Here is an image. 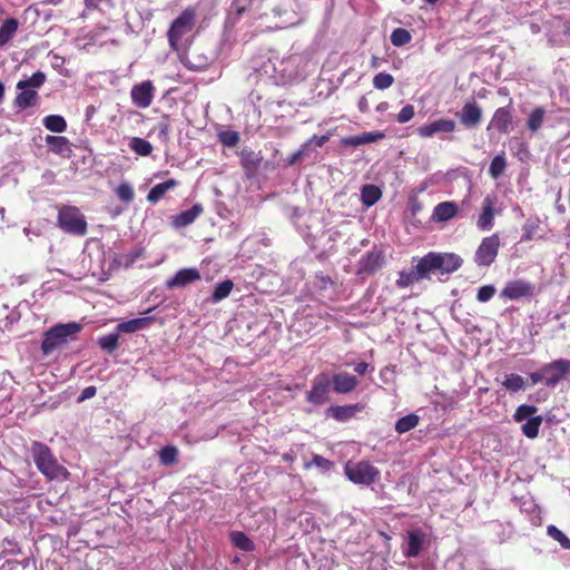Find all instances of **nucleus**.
I'll return each instance as SVG.
<instances>
[{
  "instance_id": "nucleus-37",
  "label": "nucleus",
  "mask_w": 570,
  "mask_h": 570,
  "mask_svg": "<svg viewBox=\"0 0 570 570\" xmlns=\"http://www.w3.org/2000/svg\"><path fill=\"white\" fill-rule=\"evenodd\" d=\"M507 167V160L504 153H501L492 159L490 167H489V174L493 179H498Z\"/></svg>"
},
{
  "instance_id": "nucleus-55",
  "label": "nucleus",
  "mask_w": 570,
  "mask_h": 570,
  "mask_svg": "<svg viewBox=\"0 0 570 570\" xmlns=\"http://www.w3.org/2000/svg\"><path fill=\"white\" fill-rule=\"evenodd\" d=\"M361 136H362V144L365 145V144H370V142L376 141L377 139L383 138L384 134H382V132H377V134L365 132Z\"/></svg>"
},
{
  "instance_id": "nucleus-64",
  "label": "nucleus",
  "mask_w": 570,
  "mask_h": 570,
  "mask_svg": "<svg viewBox=\"0 0 570 570\" xmlns=\"http://www.w3.org/2000/svg\"><path fill=\"white\" fill-rule=\"evenodd\" d=\"M428 3L434 4L438 0H425Z\"/></svg>"
},
{
  "instance_id": "nucleus-54",
  "label": "nucleus",
  "mask_w": 570,
  "mask_h": 570,
  "mask_svg": "<svg viewBox=\"0 0 570 570\" xmlns=\"http://www.w3.org/2000/svg\"><path fill=\"white\" fill-rule=\"evenodd\" d=\"M342 144L345 146H352V147L361 146V145H363L362 136L357 135V136L345 137L342 139Z\"/></svg>"
},
{
  "instance_id": "nucleus-47",
  "label": "nucleus",
  "mask_w": 570,
  "mask_h": 570,
  "mask_svg": "<svg viewBox=\"0 0 570 570\" xmlns=\"http://www.w3.org/2000/svg\"><path fill=\"white\" fill-rule=\"evenodd\" d=\"M219 140L224 146L234 147L239 141V135L233 130H226L219 134Z\"/></svg>"
},
{
  "instance_id": "nucleus-30",
  "label": "nucleus",
  "mask_w": 570,
  "mask_h": 570,
  "mask_svg": "<svg viewBox=\"0 0 570 570\" xmlns=\"http://www.w3.org/2000/svg\"><path fill=\"white\" fill-rule=\"evenodd\" d=\"M43 126L52 132L61 134L67 129V122L60 115H49L42 120Z\"/></svg>"
},
{
  "instance_id": "nucleus-23",
  "label": "nucleus",
  "mask_w": 570,
  "mask_h": 570,
  "mask_svg": "<svg viewBox=\"0 0 570 570\" xmlns=\"http://www.w3.org/2000/svg\"><path fill=\"white\" fill-rule=\"evenodd\" d=\"M459 212V207L453 202H443L434 207L432 218L434 222H446L453 218Z\"/></svg>"
},
{
  "instance_id": "nucleus-59",
  "label": "nucleus",
  "mask_w": 570,
  "mask_h": 570,
  "mask_svg": "<svg viewBox=\"0 0 570 570\" xmlns=\"http://www.w3.org/2000/svg\"><path fill=\"white\" fill-rule=\"evenodd\" d=\"M368 368V364L365 363V362H360L357 363L355 366H354V371L358 374V375H363L365 374V372L367 371Z\"/></svg>"
},
{
  "instance_id": "nucleus-21",
  "label": "nucleus",
  "mask_w": 570,
  "mask_h": 570,
  "mask_svg": "<svg viewBox=\"0 0 570 570\" xmlns=\"http://www.w3.org/2000/svg\"><path fill=\"white\" fill-rule=\"evenodd\" d=\"M203 213V206L195 204L191 208L184 210L173 216V226L175 228H183L193 224Z\"/></svg>"
},
{
  "instance_id": "nucleus-51",
  "label": "nucleus",
  "mask_w": 570,
  "mask_h": 570,
  "mask_svg": "<svg viewBox=\"0 0 570 570\" xmlns=\"http://www.w3.org/2000/svg\"><path fill=\"white\" fill-rule=\"evenodd\" d=\"M413 117H414V107L412 105H406L400 110L396 120L400 124H405V122L410 121Z\"/></svg>"
},
{
  "instance_id": "nucleus-62",
  "label": "nucleus",
  "mask_w": 570,
  "mask_h": 570,
  "mask_svg": "<svg viewBox=\"0 0 570 570\" xmlns=\"http://www.w3.org/2000/svg\"><path fill=\"white\" fill-rule=\"evenodd\" d=\"M358 106H360V109H361L362 111H364V110H365V107H366V100H365V98H362V99L360 100Z\"/></svg>"
},
{
  "instance_id": "nucleus-9",
  "label": "nucleus",
  "mask_w": 570,
  "mask_h": 570,
  "mask_svg": "<svg viewBox=\"0 0 570 570\" xmlns=\"http://www.w3.org/2000/svg\"><path fill=\"white\" fill-rule=\"evenodd\" d=\"M500 238L498 234L483 238L474 255L475 264L478 266H490L498 256Z\"/></svg>"
},
{
  "instance_id": "nucleus-44",
  "label": "nucleus",
  "mask_w": 570,
  "mask_h": 570,
  "mask_svg": "<svg viewBox=\"0 0 570 570\" xmlns=\"http://www.w3.org/2000/svg\"><path fill=\"white\" fill-rule=\"evenodd\" d=\"M394 82V78L392 75L387 72H380L373 78V86L375 89L384 90L390 88Z\"/></svg>"
},
{
  "instance_id": "nucleus-41",
  "label": "nucleus",
  "mask_w": 570,
  "mask_h": 570,
  "mask_svg": "<svg viewBox=\"0 0 570 570\" xmlns=\"http://www.w3.org/2000/svg\"><path fill=\"white\" fill-rule=\"evenodd\" d=\"M118 340H119V334L116 331L115 333H110L108 335L100 337L98 340V344L102 350L111 353L118 347V345H119Z\"/></svg>"
},
{
  "instance_id": "nucleus-35",
  "label": "nucleus",
  "mask_w": 570,
  "mask_h": 570,
  "mask_svg": "<svg viewBox=\"0 0 570 570\" xmlns=\"http://www.w3.org/2000/svg\"><path fill=\"white\" fill-rule=\"evenodd\" d=\"M502 386L510 392H519L524 390V379L519 374H508L502 381Z\"/></svg>"
},
{
  "instance_id": "nucleus-48",
  "label": "nucleus",
  "mask_w": 570,
  "mask_h": 570,
  "mask_svg": "<svg viewBox=\"0 0 570 570\" xmlns=\"http://www.w3.org/2000/svg\"><path fill=\"white\" fill-rule=\"evenodd\" d=\"M419 279L420 278H417L416 269L414 273L402 272V273H400V276L396 281V285L401 288H405V287L410 286L414 281H419Z\"/></svg>"
},
{
  "instance_id": "nucleus-43",
  "label": "nucleus",
  "mask_w": 570,
  "mask_h": 570,
  "mask_svg": "<svg viewBox=\"0 0 570 570\" xmlns=\"http://www.w3.org/2000/svg\"><path fill=\"white\" fill-rule=\"evenodd\" d=\"M178 450L175 446H165L159 452L160 462L164 465H171L177 461Z\"/></svg>"
},
{
  "instance_id": "nucleus-58",
  "label": "nucleus",
  "mask_w": 570,
  "mask_h": 570,
  "mask_svg": "<svg viewBox=\"0 0 570 570\" xmlns=\"http://www.w3.org/2000/svg\"><path fill=\"white\" fill-rule=\"evenodd\" d=\"M96 392L97 390L95 386H87L86 389L82 390L79 396V401L82 402L85 400L94 397L96 395Z\"/></svg>"
},
{
  "instance_id": "nucleus-31",
  "label": "nucleus",
  "mask_w": 570,
  "mask_h": 570,
  "mask_svg": "<svg viewBox=\"0 0 570 570\" xmlns=\"http://www.w3.org/2000/svg\"><path fill=\"white\" fill-rule=\"evenodd\" d=\"M419 422H420V416L414 413H410L396 421L395 431L399 434L406 433V432L415 429L417 426Z\"/></svg>"
},
{
  "instance_id": "nucleus-28",
  "label": "nucleus",
  "mask_w": 570,
  "mask_h": 570,
  "mask_svg": "<svg viewBox=\"0 0 570 570\" xmlns=\"http://www.w3.org/2000/svg\"><path fill=\"white\" fill-rule=\"evenodd\" d=\"M18 30V20L14 18L7 19L0 27V47L7 45Z\"/></svg>"
},
{
  "instance_id": "nucleus-57",
  "label": "nucleus",
  "mask_w": 570,
  "mask_h": 570,
  "mask_svg": "<svg viewBox=\"0 0 570 570\" xmlns=\"http://www.w3.org/2000/svg\"><path fill=\"white\" fill-rule=\"evenodd\" d=\"M530 379L532 384L543 383L546 385V376L543 374V365L538 372L531 373Z\"/></svg>"
},
{
  "instance_id": "nucleus-60",
  "label": "nucleus",
  "mask_w": 570,
  "mask_h": 570,
  "mask_svg": "<svg viewBox=\"0 0 570 570\" xmlns=\"http://www.w3.org/2000/svg\"><path fill=\"white\" fill-rule=\"evenodd\" d=\"M102 2H110V0H85L87 8H98Z\"/></svg>"
},
{
  "instance_id": "nucleus-16",
  "label": "nucleus",
  "mask_w": 570,
  "mask_h": 570,
  "mask_svg": "<svg viewBox=\"0 0 570 570\" xmlns=\"http://www.w3.org/2000/svg\"><path fill=\"white\" fill-rule=\"evenodd\" d=\"M199 279L200 274L197 268H181L171 278L166 281V286L168 288H180Z\"/></svg>"
},
{
  "instance_id": "nucleus-56",
  "label": "nucleus",
  "mask_w": 570,
  "mask_h": 570,
  "mask_svg": "<svg viewBox=\"0 0 570 570\" xmlns=\"http://www.w3.org/2000/svg\"><path fill=\"white\" fill-rule=\"evenodd\" d=\"M158 136L163 140H166L169 134V125L167 121H160L157 125Z\"/></svg>"
},
{
  "instance_id": "nucleus-19",
  "label": "nucleus",
  "mask_w": 570,
  "mask_h": 570,
  "mask_svg": "<svg viewBox=\"0 0 570 570\" xmlns=\"http://www.w3.org/2000/svg\"><path fill=\"white\" fill-rule=\"evenodd\" d=\"M384 257L381 252L372 250L366 253L358 262L360 274H371L382 267Z\"/></svg>"
},
{
  "instance_id": "nucleus-24",
  "label": "nucleus",
  "mask_w": 570,
  "mask_h": 570,
  "mask_svg": "<svg viewBox=\"0 0 570 570\" xmlns=\"http://www.w3.org/2000/svg\"><path fill=\"white\" fill-rule=\"evenodd\" d=\"M153 317H139V318H132L129 321H125L119 323L116 326V331L118 334L120 333H135L140 330H145L149 327V325L153 322Z\"/></svg>"
},
{
  "instance_id": "nucleus-63",
  "label": "nucleus",
  "mask_w": 570,
  "mask_h": 570,
  "mask_svg": "<svg viewBox=\"0 0 570 570\" xmlns=\"http://www.w3.org/2000/svg\"><path fill=\"white\" fill-rule=\"evenodd\" d=\"M3 94H4V86L2 82H0V101L2 100L3 98Z\"/></svg>"
},
{
  "instance_id": "nucleus-25",
  "label": "nucleus",
  "mask_w": 570,
  "mask_h": 570,
  "mask_svg": "<svg viewBox=\"0 0 570 570\" xmlns=\"http://www.w3.org/2000/svg\"><path fill=\"white\" fill-rule=\"evenodd\" d=\"M178 186V181L175 179H168L164 183L155 185L147 195V200L151 204L158 203L163 196L170 189Z\"/></svg>"
},
{
  "instance_id": "nucleus-12",
  "label": "nucleus",
  "mask_w": 570,
  "mask_h": 570,
  "mask_svg": "<svg viewBox=\"0 0 570 570\" xmlns=\"http://www.w3.org/2000/svg\"><path fill=\"white\" fill-rule=\"evenodd\" d=\"M154 96L155 87L150 80L135 85L130 90V98L132 104L141 109H146L151 105Z\"/></svg>"
},
{
  "instance_id": "nucleus-8",
  "label": "nucleus",
  "mask_w": 570,
  "mask_h": 570,
  "mask_svg": "<svg viewBox=\"0 0 570 570\" xmlns=\"http://www.w3.org/2000/svg\"><path fill=\"white\" fill-rule=\"evenodd\" d=\"M546 386L554 389L562 381L570 380V361L559 358L543 365Z\"/></svg>"
},
{
  "instance_id": "nucleus-34",
  "label": "nucleus",
  "mask_w": 570,
  "mask_h": 570,
  "mask_svg": "<svg viewBox=\"0 0 570 570\" xmlns=\"http://www.w3.org/2000/svg\"><path fill=\"white\" fill-rule=\"evenodd\" d=\"M229 537L233 544L243 551L248 552L255 548L253 541L244 532L233 531Z\"/></svg>"
},
{
  "instance_id": "nucleus-7",
  "label": "nucleus",
  "mask_w": 570,
  "mask_h": 570,
  "mask_svg": "<svg viewBox=\"0 0 570 570\" xmlns=\"http://www.w3.org/2000/svg\"><path fill=\"white\" fill-rule=\"evenodd\" d=\"M345 474L353 483L370 485L380 476V471L370 462L360 461L347 463L345 465Z\"/></svg>"
},
{
  "instance_id": "nucleus-42",
  "label": "nucleus",
  "mask_w": 570,
  "mask_h": 570,
  "mask_svg": "<svg viewBox=\"0 0 570 570\" xmlns=\"http://www.w3.org/2000/svg\"><path fill=\"white\" fill-rule=\"evenodd\" d=\"M547 533L550 538L558 541L563 549H570V539L556 525H549Z\"/></svg>"
},
{
  "instance_id": "nucleus-45",
  "label": "nucleus",
  "mask_w": 570,
  "mask_h": 570,
  "mask_svg": "<svg viewBox=\"0 0 570 570\" xmlns=\"http://www.w3.org/2000/svg\"><path fill=\"white\" fill-rule=\"evenodd\" d=\"M117 197L124 203H130L134 200L135 193L132 186L129 183H121L116 189Z\"/></svg>"
},
{
  "instance_id": "nucleus-38",
  "label": "nucleus",
  "mask_w": 570,
  "mask_h": 570,
  "mask_svg": "<svg viewBox=\"0 0 570 570\" xmlns=\"http://www.w3.org/2000/svg\"><path fill=\"white\" fill-rule=\"evenodd\" d=\"M233 286H234V284L229 279H226V281L217 284L212 294V301L217 303V302L226 298L230 294Z\"/></svg>"
},
{
  "instance_id": "nucleus-20",
  "label": "nucleus",
  "mask_w": 570,
  "mask_h": 570,
  "mask_svg": "<svg viewBox=\"0 0 570 570\" xmlns=\"http://www.w3.org/2000/svg\"><path fill=\"white\" fill-rule=\"evenodd\" d=\"M332 383L336 393L346 394L352 392L358 382L355 376L341 372L333 375Z\"/></svg>"
},
{
  "instance_id": "nucleus-39",
  "label": "nucleus",
  "mask_w": 570,
  "mask_h": 570,
  "mask_svg": "<svg viewBox=\"0 0 570 570\" xmlns=\"http://www.w3.org/2000/svg\"><path fill=\"white\" fill-rule=\"evenodd\" d=\"M391 42L395 47H402L412 40V35L404 28H396L391 33Z\"/></svg>"
},
{
  "instance_id": "nucleus-61",
  "label": "nucleus",
  "mask_w": 570,
  "mask_h": 570,
  "mask_svg": "<svg viewBox=\"0 0 570 570\" xmlns=\"http://www.w3.org/2000/svg\"><path fill=\"white\" fill-rule=\"evenodd\" d=\"M379 60H380V59H379L377 57L373 56V57H372V60H371V66H372L373 68H377V67L380 66Z\"/></svg>"
},
{
  "instance_id": "nucleus-10",
  "label": "nucleus",
  "mask_w": 570,
  "mask_h": 570,
  "mask_svg": "<svg viewBox=\"0 0 570 570\" xmlns=\"http://www.w3.org/2000/svg\"><path fill=\"white\" fill-rule=\"evenodd\" d=\"M535 294V285L525 279H514L505 284L501 291V297L518 301L521 298H530Z\"/></svg>"
},
{
  "instance_id": "nucleus-40",
  "label": "nucleus",
  "mask_w": 570,
  "mask_h": 570,
  "mask_svg": "<svg viewBox=\"0 0 570 570\" xmlns=\"http://www.w3.org/2000/svg\"><path fill=\"white\" fill-rule=\"evenodd\" d=\"M538 409L534 405L522 404L517 407L513 419L515 422H523L534 417Z\"/></svg>"
},
{
  "instance_id": "nucleus-33",
  "label": "nucleus",
  "mask_w": 570,
  "mask_h": 570,
  "mask_svg": "<svg viewBox=\"0 0 570 570\" xmlns=\"http://www.w3.org/2000/svg\"><path fill=\"white\" fill-rule=\"evenodd\" d=\"M544 115L546 110L542 107L534 108L527 119V128L532 132L538 131L543 125Z\"/></svg>"
},
{
  "instance_id": "nucleus-22",
  "label": "nucleus",
  "mask_w": 570,
  "mask_h": 570,
  "mask_svg": "<svg viewBox=\"0 0 570 570\" xmlns=\"http://www.w3.org/2000/svg\"><path fill=\"white\" fill-rule=\"evenodd\" d=\"M180 61L190 71H203L210 63V59L207 56L194 52L184 55Z\"/></svg>"
},
{
  "instance_id": "nucleus-26",
  "label": "nucleus",
  "mask_w": 570,
  "mask_h": 570,
  "mask_svg": "<svg viewBox=\"0 0 570 570\" xmlns=\"http://www.w3.org/2000/svg\"><path fill=\"white\" fill-rule=\"evenodd\" d=\"M357 411H358L357 405H344V406L337 405V406H331L328 409L331 416L340 422H345V421L352 419Z\"/></svg>"
},
{
  "instance_id": "nucleus-18",
  "label": "nucleus",
  "mask_w": 570,
  "mask_h": 570,
  "mask_svg": "<svg viewBox=\"0 0 570 570\" xmlns=\"http://www.w3.org/2000/svg\"><path fill=\"white\" fill-rule=\"evenodd\" d=\"M482 119V109L475 102H466L460 114V121L466 128H475Z\"/></svg>"
},
{
  "instance_id": "nucleus-49",
  "label": "nucleus",
  "mask_w": 570,
  "mask_h": 570,
  "mask_svg": "<svg viewBox=\"0 0 570 570\" xmlns=\"http://www.w3.org/2000/svg\"><path fill=\"white\" fill-rule=\"evenodd\" d=\"M495 294V287L493 285H484L478 289L476 299L481 303L489 302Z\"/></svg>"
},
{
  "instance_id": "nucleus-50",
  "label": "nucleus",
  "mask_w": 570,
  "mask_h": 570,
  "mask_svg": "<svg viewBox=\"0 0 570 570\" xmlns=\"http://www.w3.org/2000/svg\"><path fill=\"white\" fill-rule=\"evenodd\" d=\"M313 465L327 470L332 466V462L320 454H314L312 461L305 463V469H311Z\"/></svg>"
},
{
  "instance_id": "nucleus-15",
  "label": "nucleus",
  "mask_w": 570,
  "mask_h": 570,
  "mask_svg": "<svg viewBox=\"0 0 570 570\" xmlns=\"http://www.w3.org/2000/svg\"><path fill=\"white\" fill-rule=\"evenodd\" d=\"M513 114L510 106L495 110L488 129L495 128L500 132L508 134L512 130Z\"/></svg>"
},
{
  "instance_id": "nucleus-32",
  "label": "nucleus",
  "mask_w": 570,
  "mask_h": 570,
  "mask_svg": "<svg viewBox=\"0 0 570 570\" xmlns=\"http://www.w3.org/2000/svg\"><path fill=\"white\" fill-rule=\"evenodd\" d=\"M129 148L138 156H149L153 153L151 144L140 137H132L129 141Z\"/></svg>"
},
{
  "instance_id": "nucleus-1",
  "label": "nucleus",
  "mask_w": 570,
  "mask_h": 570,
  "mask_svg": "<svg viewBox=\"0 0 570 570\" xmlns=\"http://www.w3.org/2000/svg\"><path fill=\"white\" fill-rule=\"evenodd\" d=\"M462 258L453 253H429L416 264L417 278H429L433 272L442 275L458 271L462 265Z\"/></svg>"
},
{
  "instance_id": "nucleus-17",
  "label": "nucleus",
  "mask_w": 570,
  "mask_h": 570,
  "mask_svg": "<svg viewBox=\"0 0 570 570\" xmlns=\"http://www.w3.org/2000/svg\"><path fill=\"white\" fill-rule=\"evenodd\" d=\"M497 197L494 195H487L482 202V212L476 222V226L481 230H490L493 227L494 205Z\"/></svg>"
},
{
  "instance_id": "nucleus-27",
  "label": "nucleus",
  "mask_w": 570,
  "mask_h": 570,
  "mask_svg": "<svg viewBox=\"0 0 570 570\" xmlns=\"http://www.w3.org/2000/svg\"><path fill=\"white\" fill-rule=\"evenodd\" d=\"M46 144L57 155H65L67 151H70L69 140L63 136H47Z\"/></svg>"
},
{
  "instance_id": "nucleus-13",
  "label": "nucleus",
  "mask_w": 570,
  "mask_h": 570,
  "mask_svg": "<svg viewBox=\"0 0 570 570\" xmlns=\"http://www.w3.org/2000/svg\"><path fill=\"white\" fill-rule=\"evenodd\" d=\"M456 124L452 119L440 118L417 128V135L422 138H430L436 134H449L454 131Z\"/></svg>"
},
{
  "instance_id": "nucleus-4",
  "label": "nucleus",
  "mask_w": 570,
  "mask_h": 570,
  "mask_svg": "<svg viewBox=\"0 0 570 570\" xmlns=\"http://www.w3.org/2000/svg\"><path fill=\"white\" fill-rule=\"evenodd\" d=\"M81 325L76 322L57 324L43 334L41 351L45 355L51 354L55 350L68 342V338L80 332Z\"/></svg>"
},
{
  "instance_id": "nucleus-2",
  "label": "nucleus",
  "mask_w": 570,
  "mask_h": 570,
  "mask_svg": "<svg viewBox=\"0 0 570 570\" xmlns=\"http://www.w3.org/2000/svg\"><path fill=\"white\" fill-rule=\"evenodd\" d=\"M30 451L37 469L48 479L67 478L69 474L68 471L57 462L46 444L33 442Z\"/></svg>"
},
{
  "instance_id": "nucleus-14",
  "label": "nucleus",
  "mask_w": 570,
  "mask_h": 570,
  "mask_svg": "<svg viewBox=\"0 0 570 570\" xmlns=\"http://www.w3.org/2000/svg\"><path fill=\"white\" fill-rule=\"evenodd\" d=\"M426 543V535L421 530L407 531L403 553L405 557L415 558Z\"/></svg>"
},
{
  "instance_id": "nucleus-46",
  "label": "nucleus",
  "mask_w": 570,
  "mask_h": 570,
  "mask_svg": "<svg viewBox=\"0 0 570 570\" xmlns=\"http://www.w3.org/2000/svg\"><path fill=\"white\" fill-rule=\"evenodd\" d=\"M538 228H539V219L538 218L528 219L522 227L523 234H522L521 240L529 242V240L533 239L534 234Z\"/></svg>"
},
{
  "instance_id": "nucleus-3",
  "label": "nucleus",
  "mask_w": 570,
  "mask_h": 570,
  "mask_svg": "<svg viewBox=\"0 0 570 570\" xmlns=\"http://www.w3.org/2000/svg\"><path fill=\"white\" fill-rule=\"evenodd\" d=\"M46 75L42 71L35 72L31 77L18 81L17 89L19 94L16 96L14 105L19 109H27L38 104V89L45 83Z\"/></svg>"
},
{
  "instance_id": "nucleus-5",
  "label": "nucleus",
  "mask_w": 570,
  "mask_h": 570,
  "mask_svg": "<svg viewBox=\"0 0 570 570\" xmlns=\"http://www.w3.org/2000/svg\"><path fill=\"white\" fill-rule=\"evenodd\" d=\"M195 11L193 9L184 10L171 23L168 30V42L173 50L178 51L180 40L189 33L194 27Z\"/></svg>"
},
{
  "instance_id": "nucleus-6",
  "label": "nucleus",
  "mask_w": 570,
  "mask_h": 570,
  "mask_svg": "<svg viewBox=\"0 0 570 570\" xmlns=\"http://www.w3.org/2000/svg\"><path fill=\"white\" fill-rule=\"evenodd\" d=\"M59 226L67 233L75 235H85L87 223L83 215L76 207H63L58 214Z\"/></svg>"
},
{
  "instance_id": "nucleus-53",
  "label": "nucleus",
  "mask_w": 570,
  "mask_h": 570,
  "mask_svg": "<svg viewBox=\"0 0 570 570\" xmlns=\"http://www.w3.org/2000/svg\"><path fill=\"white\" fill-rule=\"evenodd\" d=\"M326 141H327L326 136H313L305 144H308V153H309L311 150H315L317 147H322Z\"/></svg>"
},
{
  "instance_id": "nucleus-11",
  "label": "nucleus",
  "mask_w": 570,
  "mask_h": 570,
  "mask_svg": "<svg viewBox=\"0 0 570 570\" xmlns=\"http://www.w3.org/2000/svg\"><path fill=\"white\" fill-rule=\"evenodd\" d=\"M331 387L330 376L325 373L316 375L312 381V389L307 392L306 400L314 405L327 402Z\"/></svg>"
},
{
  "instance_id": "nucleus-29",
  "label": "nucleus",
  "mask_w": 570,
  "mask_h": 570,
  "mask_svg": "<svg viewBox=\"0 0 570 570\" xmlns=\"http://www.w3.org/2000/svg\"><path fill=\"white\" fill-rule=\"evenodd\" d=\"M382 196V191L375 185H365L361 190V200L366 207L373 206Z\"/></svg>"
},
{
  "instance_id": "nucleus-36",
  "label": "nucleus",
  "mask_w": 570,
  "mask_h": 570,
  "mask_svg": "<svg viewBox=\"0 0 570 570\" xmlns=\"http://www.w3.org/2000/svg\"><path fill=\"white\" fill-rule=\"evenodd\" d=\"M542 424V416L537 415L534 417H530V420L525 421L522 425V433L529 438L534 439L539 434L540 425Z\"/></svg>"
},
{
  "instance_id": "nucleus-52",
  "label": "nucleus",
  "mask_w": 570,
  "mask_h": 570,
  "mask_svg": "<svg viewBox=\"0 0 570 570\" xmlns=\"http://www.w3.org/2000/svg\"><path fill=\"white\" fill-rule=\"evenodd\" d=\"M308 154V144H303L297 151L291 155L288 158V164L294 165L296 161L302 159L304 156H307Z\"/></svg>"
}]
</instances>
